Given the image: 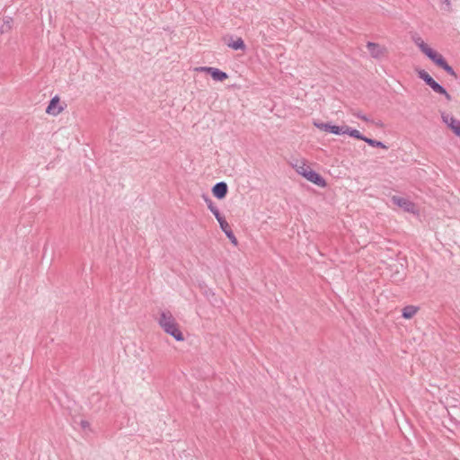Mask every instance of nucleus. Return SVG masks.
Listing matches in <instances>:
<instances>
[{"label": "nucleus", "mask_w": 460, "mask_h": 460, "mask_svg": "<svg viewBox=\"0 0 460 460\" xmlns=\"http://www.w3.org/2000/svg\"><path fill=\"white\" fill-rule=\"evenodd\" d=\"M158 323L166 333L172 336L176 341H181L184 340L183 334L180 331L179 325L171 312H161Z\"/></svg>", "instance_id": "obj_1"}, {"label": "nucleus", "mask_w": 460, "mask_h": 460, "mask_svg": "<svg viewBox=\"0 0 460 460\" xmlns=\"http://www.w3.org/2000/svg\"><path fill=\"white\" fill-rule=\"evenodd\" d=\"M296 171L302 176H304L307 181L316 184L320 187H324L326 182L324 179L316 172L312 170L308 165L305 164L304 161L297 162L294 164Z\"/></svg>", "instance_id": "obj_2"}, {"label": "nucleus", "mask_w": 460, "mask_h": 460, "mask_svg": "<svg viewBox=\"0 0 460 460\" xmlns=\"http://www.w3.org/2000/svg\"><path fill=\"white\" fill-rule=\"evenodd\" d=\"M418 75L420 79H422L435 93L444 95L447 100H451V95L447 92V90L437 83L428 72L425 70H420L418 72Z\"/></svg>", "instance_id": "obj_3"}, {"label": "nucleus", "mask_w": 460, "mask_h": 460, "mask_svg": "<svg viewBox=\"0 0 460 460\" xmlns=\"http://www.w3.org/2000/svg\"><path fill=\"white\" fill-rule=\"evenodd\" d=\"M392 201L394 205L402 208L404 211L410 212V213H415L416 212V206L413 202H411L410 199L402 198L399 196H393Z\"/></svg>", "instance_id": "obj_4"}, {"label": "nucleus", "mask_w": 460, "mask_h": 460, "mask_svg": "<svg viewBox=\"0 0 460 460\" xmlns=\"http://www.w3.org/2000/svg\"><path fill=\"white\" fill-rule=\"evenodd\" d=\"M197 70L207 72L208 74H209L211 75V77L215 81L223 82L224 80L228 78V75L226 73H225L216 67L201 66V67L197 68Z\"/></svg>", "instance_id": "obj_5"}, {"label": "nucleus", "mask_w": 460, "mask_h": 460, "mask_svg": "<svg viewBox=\"0 0 460 460\" xmlns=\"http://www.w3.org/2000/svg\"><path fill=\"white\" fill-rule=\"evenodd\" d=\"M441 118L443 122L446 123L455 134L460 133V120L445 112L442 113Z\"/></svg>", "instance_id": "obj_6"}, {"label": "nucleus", "mask_w": 460, "mask_h": 460, "mask_svg": "<svg viewBox=\"0 0 460 460\" xmlns=\"http://www.w3.org/2000/svg\"><path fill=\"white\" fill-rule=\"evenodd\" d=\"M367 48L374 58H380L385 56V49L379 44L374 42H367Z\"/></svg>", "instance_id": "obj_7"}, {"label": "nucleus", "mask_w": 460, "mask_h": 460, "mask_svg": "<svg viewBox=\"0 0 460 460\" xmlns=\"http://www.w3.org/2000/svg\"><path fill=\"white\" fill-rule=\"evenodd\" d=\"M58 103L59 98L58 96L52 98L46 109V112L54 116L58 115L63 111V107L59 106Z\"/></svg>", "instance_id": "obj_8"}, {"label": "nucleus", "mask_w": 460, "mask_h": 460, "mask_svg": "<svg viewBox=\"0 0 460 460\" xmlns=\"http://www.w3.org/2000/svg\"><path fill=\"white\" fill-rule=\"evenodd\" d=\"M227 184L224 181L217 182L214 185L212 189L213 195L221 199H224L227 194Z\"/></svg>", "instance_id": "obj_9"}, {"label": "nucleus", "mask_w": 460, "mask_h": 460, "mask_svg": "<svg viewBox=\"0 0 460 460\" xmlns=\"http://www.w3.org/2000/svg\"><path fill=\"white\" fill-rule=\"evenodd\" d=\"M220 227L222 231L226 234V235L228 237V239L231 241V243L234 245H237L238 242L236 237L234 236L229 224L226 221L225 217L221 219V221H218Z\"/></svg>", "instance_id": "obj_10"}, {"label": "nucleus", "mask_w": 460, "mask_h": 460, "mask_svg": "<svg viewBox=\"0 0 460 460\" xmlns=\"http://www.w3.org/2000/svg\"><path fill=\"white\" fill-rule=\"evenodd\" d=\"M428 57L439 67H442L443 65L447 62L441 54L433 49L429 51Z\"/></svg>", "instance_id": "obj_11"}, {"label": "nucleus", "mask_w": 460, "mask_h": 460, "mask_svg": "<svg viewBox=\"0 0 460 460\" xmlns=\"http://www.w3.org/2000/svg\"><path fill=\"white\" fill-rule=\"evenodd\" d=\"M418 312V307L414 305H407L402 311V315L405 319L412 318Z\"/></svg>", "instance_id": "obj_12"}, {"label": "nucleus", "mask_w": 460, "mask_h": 460, "mask_svg": "<svg viewBox=\"0 0 460 460\" xmlns=\"http://www.w3.org/2000/svg\"><path fill=\"white\" fill-rule=\"evenodd\" d=\"M206 202L208 204V208H209L211 213L215 216V217L217 218V222L221 221V219H223L224 217L221 216L218 208L216 206H214L212 200L210 199H206Z\"/></svg>", "instance_id": "obj_13"}, {"label": "nucleus", "mask_w": 460, "mask_h": 460, "mask_svg": "<svg viewBox=\"0 0 460 460\" xmlns=\"http://www.w3.org/2000/svg\"><path fill=\"white\" fill-rule=\"evenodd\" d=\"M227 46L234 50H244L245 49V44L243 40L241 38H238L236 40L233 42H229Z\"/></svg>", "instance_id": "obj_14"}, {"label": "nucleus", "mask_w": 460, "mask_h": 460, "mask_svg": "<svg viewBox=\"0 0 460 460\" xmlns=\"http://www.w3.org/2000/svg\"><path fill=\"white\" fill-rule=\"evenodd\" d=\"M345 134H348L357 139L365 141L366 137H364L358 129L349 128V127L345 126Z\"/></svg>", "instance_id": "obj_15"}, {"label": "nucleus", "mask_w": 460, "mask_h": 460, "mask_svg": "<svg viewBox=\"0 0 460 460\" xmlns=\"http://www.w3.org/2000/svg\"><path fill=\"white\" fill-rule=\"evenodd\" d=\"M13 19L11 17H6L4 21V23L0 27V32L5 33L8 32L12 29Z\"/></svg>", "instance_id": "obj_16"}, {"label": "nucleus", "mask_w": 460, "mask_h": 460, "mask_svg": "<svg viewBox=\"0 0 460 460\" xmlns=\"http://www.w3.org/2000/svg\"><path fill=\"white\" fill-rule=\"evenodd\" d=\"M365 142L374 147H380V148H384V149L388 148L383 142L376 140V139L368 138L367 137L365 138Z\"/></svg>", "instance_id": "obj_17"}, {"label": "nucleus", "mask_w": 460, "mask_h": 460, "mask_svg": "<svg viewBox=\"0 0 460 460\" xmlns=\"http://www.w3.org/2000/svg\"><path fill=\"white\" fill-rule=\"evenodd\" d=\"M417 45L419 46V48L420 49V50L426 55L428 56V53L429 51H431L432 49L429 48L423 40H419L418 41H416Z\"/></svg>", "instance_id": "obj_18"}, {"label": "nucleus", "mask_w": 460, "mask_h": 460, "mask_svg": "<svg viewBox=\"0 0 460 460\" xmlns=\"http://www.w3.org/2000/svg\"><path fill=\"white\" fill-rule=\"evenodd\" d=\"M331 133L335 134V135L345 134L346 133L345 127H338V126L332 125Z\"/></svg>", "instance_id": "obj_19"}, {"label": "nucleus", "mask_w": 460, "mask_h": 460, "mask_svg": "<svg viewBox=\"0 0 460 460\" xmlns=\"http://www.w3.org/2000/svg\"><path fill=\"white\" fill-rule=\"evenodd\" d=\"M441 68L444 69L448 75L456 78V74L455 70L453 69V67L451 66H449L447 64V62H446Z\"/></svg>", "instance_id": "obj_20"}, {"label": "nucleus", "mask_w": 460, "mask_h": 460, "mask_svg": "<svg viewBox=\"0 0 460 460\" xmlns=\"http://www.w3.org/2000/svg\"><path fill=\"white\" fill-rule=\"evenodd\" d=\"M314 125L322 130L331 132L332 125L329 123H314Z\"/></svg>", "instance_id": "obj_21"}, {"label": "nucleus", "mask_w": 460, "mask_h": 460, "mask_svg": "<svg viewBox=\"0 0 460 460\" xmlns=\"http://www.w3.org/2000/svg\"><path fill=\"white\" fill-rule=\"evenodd\" d=\"M353 115L356 116L357 118L366 121V122H370L371 121V119L368 117H367L366 115H364L360 111L353 112Z\"/></svg>", "instance_id": "obj_22"}, {"label": "nucleus", "mask_w": 460, "mask_h": 460, "mask_svg": "<svg viewBox=\"0 0 460 460\" xmlns=\"http://www.w3.org/2000/svg\"><path fill=\"white\" fill-rule=\"evenodd\" d=\"M441 2L445 5L444 9L447 10V11H449L450 7H451L450 0H441Z\"/></svg>", "instance_id": "obj_23"}, {"label": "nucleus", "mask_w": 460, "mask_h": 460, "mask_svg": "<svg viewBox=\"0 0 460 460\" xmlns=\"http://www.w3.org/2000/svg\"><path fill=\"white\" fill-rule=\"evenodd\" d=\"M370 122L374 123L376 127L382 128L384 126L383 123L380 120L377 121V122H375L374 120H371Z\"/></svg>", "instance_id": "obj_24"}, {"label": "nucleus", "mask_w": 460, "mask_h": 460, "mask_svg": "<svg viewBox=\"0 0 460 460\" xmlns=\"http://www.w3.org/2000/svg\"><path fill=\"white\" fill-rule=\"evenodd\" d=\"M81 425H82V427H83V428H85V427H87V426H88V423H87V421H85V420H82V421H81Z\"/></svg>", "instance_id": "obj_25"}, {"label": "nucleus", "mask_w": 460, "mask_h": 460, "mask_svg": "<svg viewBox=\"0 0 460 460\" xmlns=\"http://www.w3.org/2000/svg\"><path fill=\"white\" fill-rule=\"evenodd\" d=\"M456 135L460 137V133H456Z\"/></svg>", "instance_id": "obj_26"}]
</instances>
